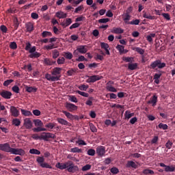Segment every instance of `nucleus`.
I'll list each match as a JSON object with an SVG mask.
<instances>
[{
	"mask_svg": "<svg viewBox=\"0 0 175 175\" xmlns=\"http://www.w3.org/2000/svg\"><path fill=\"white\" fill-rule=\"evenodd\" d=\"M61 72H62V68L55 67L52 69L51 74H45V79L48 81H58L61 80Z\"/></svg>",
	"mask_w": 175,
	"mask_h": 175,
	"instance_id": "nucleus-1",
	"label": "nucleus"
},
{
	"mask_svg": "<svg viewBox=\"0 0 175 175\" xmlns=\"http://www.w3.org/2000/svg\"><path fill=\"white\" fill-rule=\"evenodd\" d=\"M166 67V63H162V61L161 59H157L152 62L150 65V69H157L158 68L159 69H163V68Z\"/></svg>",
	"mask_w": 175,
	"mask_h": 175,
	"instance_id": "nucleus-2",
	"label": "nucleus"
},
{
	"mask_svg": "<svg viewBox=\"0 0 175 175\" xmlns=\"http://www.w3.org/2000/svg\"><path fill=\"white\" fill-rule=\"evenodd\" d=\"M57 137L55 136V134H53L51 133H42L41 134V139L42 140H44L45 142H49V139H55Z\"/></svg>",
	"mask_w": 175,
	"mask_h": 175,
	"instance_id": "nucleus-3",
	"label": "nucleus"
},
{
	"mask_svg": "<svg viewBox=\"0 0 175 175\" xmlns=\"http://www.w3.org/2000/svg\"><path fill=\"white\" fill-rule=\"evenodd\" d=\"M68 165H67V170L70 173H75V172H79V167L75 165L72 161L68 162Z\"/></svg>",
	"mask_w": 175,
	"mask_h": 175,
	"instance_id": "nucleus-4",
	"label": "nucleus"
},
{
	"mask_svg": "<svg viewBox=\"0 0 175 175\" xmlns=\"http://www.w3.org/2000/svg\"><path fill=\"white\" fill-rule=\"evenodd\" d=\"M88 77L89 78L86 80V83H95L96 81H99V80L103 79V77L100 75H92L90 77L88 76Z\"/></svg>",
	"mask_w": 175,
	"mask_h": 175,
	"instance_id": "nucleus-5",
	"label": "nucleus"
},
{
	"mask_svg": "<svg viewBox=\"0 0 175 175\" xmlns=\"http://www.w3.org/2000/svg\"><path fill=\"white\" fill-rule=\"evenodd\" d=\"M159 165L161 167H164V170L165 172H166L167 173H172L173 172L175 171V166L172 165H166L165 163H159Z\"/></svg>",
	"mask_w": 175,
	"mask_h": 175,
	"instance_id": "nucleus-6",
	"label": "nucleus"
},
{
	"mask_svg": "<svg viewBox=\"0 0 175 175\" xmlns=\"http://www.w3.org/2000/svg\"><path fill=\"white\" fill-rule=\"evenodd\" d=\"M11 154L14 155H21V157L25 155V150L21 148H11Z\"/></svg>",
	"mask_w": 175,
	"mask_h": 175,
	"instance_id": "nucleus-7",
	"label": "nucleus"
},
{
	"mask_svg": "<svg viewBox=\"0 0 175 175\" xmlns=\"http://www.w3.org/2000/svg\"><path fill=\"white\" fill-rule=\"evenodd\" d=\"M96 152L98 157H104L106 154V148L103 146H97Z\"/></svg>",
	"mask_w": 175,
	"mask_h": 175,
	"instance_id": "nucleus-8",
	"label": "nucleus"
},
{
	"mask_svg": "<svg viewBox=\"0 0 175 175\" xmlns=\"http://www.w3.org/2000/svg\"><path fill=\"white\" fill-rule=\"evenodd\" d=\"M0 150L5 152H11L12 147H10L9 143L0 144Z\"/></svg>",
	"mask_w": 175,
	"mask_h": 175,
	"instance_id": "nucleus-9",
	"label": "nucleus"
},
{
	"mask_svg": "<svg viewBox=\"0 0 175 175\" xmlns=\"http://www.w3.org/2000/svg\"><path fill=\"white\" fill-rule=\"evenodd\" d=\"M10 113L12 117H18L20 116V111L14 106L10 107Z\"/></svg>",
	"mask_w": 175,
	"mask_h": 175,
	"instance_id": "nucleus-10",
	"label": "nucleus"
},
{
	"mask_svg": "<svg viewBox=\"0 0 175 175\" xmlns=\"http://www.w3.org/2000/svg\"><path fill=\"white\" fill-rule=\"evenodd\" d=\"M158 102V96L157 94H154L151 98L150 100L148 101V105H152V106H157V103Z\"/></svg>",
	"mask_w": 175,
	"mask_h": 175,
	"instance_id": "nucleus-11",
	"label": "nucleus"
},
{
	"mask_svg": "<svg viewBox=\"0 0 175 175\" xmlns=\"http://www.w3.org/2000/svg\"><path fill=\"white\" fill-rule=\"evenodd\" d=\"M66 108L67 109V110H68V111L70 112L75 111V110H77V106L70 103H66Z\"/></svg>",
	"mask_w": 175,
	"mask_h": 175,
	"instance_id": "nucleus-12",
	"label": "nucleus"
},
{
	"mask_svg": "<svg viewBox=\"0 0 175 175\" xmlns=\"http://www.w3.org/2000/svg\"><path fill=\"white\" fill-rule=\"evenodd\" d=\"M77 51L81 54H85L88 51V46L87 45H80L77 49Z\"/></svg>",
	"mask_w": 175,
	"mask_h": 175,
	"instance_id": "nucleus-13",
	"label": "nucleus"
},
{
	"mask_svg": "<svg viewBox=\"0 0 175 175\" xmlns=\"http://www.w3.org/2000/svg\"><path fill=\"white\" fill-rule=\"evenodd\" d=\"M0 95L1 96H2V98H4V99H10L12 96V92L6 90H3L0 92Z\"/></svg>",
	"mask_w": 175,
	"mask_h": 175,
	"instance_id": "nucleus-14",
	"label": "nucleus"
},
{
	"mask_svg": "<svg viewBox=\"0 0 175 175\" xmlns=\"http://www.w3.org/2000/svg\"><path fill=\"white\" fill-rule=\"evenodd\" d=\"M24 126L26 129H31L32 128V121L31 119L27 118L24 120Z\"/></svg>",
	"mask_w": 175,
	"mask_h": 175,
	"instance_id": "nucleus-15",
	"label": "nucleus"
},
{
	"mask_svg": "<svg viewBox=\"0 0 175 175\" xmlns=\"http://www.w3.org/2000/svg\"><path fill=\"white\" fill-rule=\"evenodd\" d=\"M57 121L61 125H66V126H72V124L69 123V122H68L64 118H57Z\"/></svg>",
	"mask_w": 175,
	"mask_h": 175,
	"instance_id": "nucleus-16",
	"label": "nucleus"
},
{
	"mask_svg": "<svg viewBox=\"0 0 175 175\" xmlns=\"http://www.w3.org/2000/svg\"><path fill=\"white\" fill-rule=\"evenodd\" d=\"M69 165V163H57L56 164V167L57 169H60V170H64V169H68V165Z\"/></svg>",
	"mask_w": 175,
	"mask_h": 175,
	"instance_id": "nucleus-17",
	"label": "nucleus"
},
{
	"mask_svg": "<svg viewBox=\"0 0 175 175\" xmlns=\"http://www.w3.org/2000/svg\"><path fill=\"white\" fill-rule=\"evenodd\" d=\"M111 32H112V33L121 34L124 33V29L121 27H113Z\"/></svg>",
	"mask_w": 175,
	"mask_h": 175,
	"instance_id": "nucleus-18",
	"label": "nucleus"
},
{
	"mask_svg": "<svg viewBox=\"0 0 175 175\" xmlns=\"http://www.w3.org/2000/svg\"><path fill=\"white\" fill-rule=\"evenodd\" d=\"M25 27L27 32H32L34 29L33 24L31 22L26 23Z\"/></svg>",
	"mask_w": 175,
	"mask_h": 175,
	"instance_id": "nucleus-19",
	"label": "nucleus"
},
{
	"mask_svg": "<svg viewBox=\"0 0 175 175\" xmlns=\"http://www.w3.org/2000/svg\"><path fill=\"white\" fill-rule=\"evenodd\" d=\"M44 64L45 65H47L48 66H51L55 64V62L53 61L52 59L49 58H44Z\"/></svg>",
	"mask_w": 175,
	"mask_h": 175,
	"instance_id": "nucleus-20",
	"label": "nucleus"
},
{
	"mask_svg": "<svg viewBox=\"0 0 175 175\" xmlns=\"http://www.w3.org/2000/svg\"><path fill=\"white\" fill-rule=\"evenodd\" d=\"M123 21H124L125 24H129V20H131V14L124 13L123 14Z\"/></svg>",
	"mask_w": 175,
	"mask_h": 175,
	"instance_id": "nucleus-21",
	"label": "nucleus"
},
{
	"mask_svg": "<svg viewBox=\"0 0 175 175\" xmlns=\"http://www.w3.org/2000/svg\"><path fill=\"white\" fill-rule=\"evenodd\" d=\"M126 167H133V169H137V165L136 163L132 161H129L126 163Z\"/></svg>",
	"mask_w": 175,
	"mask_h": 175,
	"instance_id": "nucleus-22",
	"label": "nucleus"
},
{
	"mask_svg": "<svg viewBox=\"0 0 175 175\" xmlns=\"http://www.w3.org/2000/svg\"><path fill=\"white\" fill-rule=\"evenodd\" d=\"M57 18H66L67 14L62 11L57 12L55 14Z\"/></svg>",
	"mask_w": 175,
	"mask_h": 175,
	"instance_id": "nucleus-23",
	"label": "nucleus"
},
{
	"mask_svg": "<svg viewBox=\"0 0 175 175\" xmlns=\"http://www.w3.org/2000/svg\"><path fill=\"white\" fill-rule=\"evenodd\" d=\"M63 114L67 117L69 120H71V121H73L75 120V116H73L72 113L66 111H62Z\"/></svg>",
	"mask_w": 175,
	"mask_h": 175,
	"instance_id": "nucleus-24",
	"label": "nucleus"
},
{
	"mask_svg": "<svg viewBox=\"0 0 175 175\" xmlns=\"http://www.w3.org/2000/svg\"><path fill=\"white\" fill-rule=\"evenodd\" d=\"M59 57V51L57 49H54L52 51V58L53 59H57Z\"/></svg>",
	"mask_w": 175,
	"mask_h": 175,
	"instance_id": "nucleus-25",
	"label": "nucleus"
},
{
	"mask_svg": "<svg viewBox=\"0 0 175 175\" xmlns=\"http://www.w3.org/2000/svg\"><path fill=\"white\" fill-rule=\"evenodd\" d=\"M21 111L23 116L25 117H29V116H32V112L28 110L21 109Z\"/></svg>",
	"mask_w": 175,
	"mask_h": 175,
	"instance_id": "nucleus-26",
	"label": "nucleus"
},
{
	"mask_svg": "<svg viewBox=\"0 0 175 175\" xmlns=\"http://www.w3.org/2000/svg\"><path fill=\"white\" fill-rule=\"evenodd\" d=\"M128 69L129 70H135V69H137V63L129 64Z\"/></svg>",
	"mask_w": 175,
	"mask_h": 175,
	"instance_id": "nucleus-27",
	"label": "nucleus"
},
{
	"mask_svg": "<svg viewBox=\"0 0 175 175\" xmlns=\"http://www.w3.org/2000/svg\"><path fill=\"white\" fill-rule=\"evenodd\" d=\"M25 90L27 92H36L38 91V88H33V87H29V86H26Z\"/></svg>",
	"mask_w": 175,
	"mask_h": 175,
	"instance_id": "nucleus-28",
	"label": "nucleus"
},
{
	"mask_svg": "<svg viewBox=\"0 0 175 175\" xmlns=\"http://www.w3.org/2000/svg\"><path fill=\"white\" fill-rule=\"evenodd\" d=\"M70 24H72V18H68L66 19V23H62L61 25H62V27H69Z\"/></svg>",
	"mask_w": 175,
	"mask_h": 175,
	"instance_id": "nucleus-29",
	"label": "nucleus"
},
{
	"mask_svg": "<svg viewBox=\"0 0 175 175\" xmlns=\"http://www.w3.org/2000/svg\"><path fill=\"white\" fill-rule=\"evenodd\" d=\"M77 73V69L76 68H72L70 70L67 71L68 76H75Z\"/></svg>",
	"mask_w": 175,
	"mask_h": 175,
	"instance_id": "nucleus-30",
	"label": "nucleus"
},
{
	"mask_svg": "<svg viewBox=\"0 0 175 175\" xmlns=\"http://www.w3.org/2000/svg\"><path fill=\"white\" fill-rule=\"evenodd\" d=\"M133 116H135V113H131L129 111H125L124 117L126 119L129 120V118H131Z\"/></svg>",
	"mask_w": 175,
	"mask_h": 175,
	"instance_id": "nucleus-31",
	"label": "nucleus"
},
{
	"mask_svg": "<svg viewBox=\"0 0 175 175\" xmlns=\"http://www.w3.org/2000/svg\"><path fill=\"white\" fill-rule=\"evenodd\" d=\"M0 31L2 32V35H5V33H8V27L4 25H1L0 26Z\"/></svg>",
	"mask_w": 175,
	"mask_h": 175,
	"instance_id": "nucleus-32",
	"label": "nucleus"
},
{
	"mask_svg": "<svg viewBox=\"0 0 175 175\" xmlns=\"http://www.w3.org/2000/svg\"><path fill=\"white\" fill-rule=\"evenodd\" d=\"M57 48V46H55V45L54 44H48V45H45L44 46V49H45V50H53V49H56Z\"/></svg>",
	"mask_w": 175,
	"mask_h": 175,
	"instance_id": "nucleus-33",
	"label": "nucleus"
},
{
	"mask_svg": "<svg viewBox=\"0 0 175 175\" xmlns=\"http://www.w3.org/2000/svg\"><path fill=\"white\" fill-rule=\"evenodd\" d=\"M64 57H65L66 59H72V58H73V55L70 52H64Z\"/></svg>",
	"mask_w": 175,
	"mask_h": 175,
	"instance_id": "nucleus-34",
	"label": "nucleus"
},
{
	"mask_svg": "<svg viewBox=\"0 0 175 175\" xmlns=\"http://www.w3.org/2000/svg\"><path fill=\"white\" fill-rule=\"evenodd\" d=\"M70 152H73V153L78 152L79 154H80L81 152H83V150L79 148V147H75V148H72L70 149Z\"/></svg>",
	"mask_w": 175,
	"mask_h": 175,
	"instance_id": "nucleus-35",
	"label": "nucleus"
},
{
	"mask_svg": "<svg viewBox=\"0 0 175 175\" xmlns=\"http://www.w3.org/2000/svg\"><path fill=\"white\" fill-rule=\"evenodd\" d=\"M21 124V121H20V119L14 118L12 120V124L15 125V126H20Z\"/></svg>",
	"mask_w": 175,
	"mask_h": 175,
	"instance_id": "nucleus-36",
	"label": "nucleus"
},
{
	"mask_svg": "<svg viewBox=\"0 0 175 175\" xmlns=\"http://www.w3.org/2000/svg\"><path fill=\"white\" fill-rule=\"evenodd\" d=\"M55 127V123L54 122H49L45 125V128H47L48 129H54Z\"/></svg>",
	"mask_w": 175,
	"mask_h": 175,
	"instance_id": "nucleus-37",
	"label": "nucleus"
},
{
	"mask_svg": "<svg viewBox=\"0 0 175 175\" xmlns=\"http://www.w3.org/2000/svg\"><path fill=\"white\" fill-rule=\"evenodd\" d=\"M29 153L30 154H34L36 155H40V150H38V149H30L29 150Z\"/></svg>",
	"mask_w": 175,
	"mask_h": 175,
	"instance_id": "nucleus-38",
	"label": "nucleus"
},
{
	"mask_svg": "<svg viewBox=\"0 0 175 175\" xmlns=\"http://www.w3.org/2000/svg\"><path fill=\"white\" fill-rule=\"evenodd\" d=\"M40 55H41L40 53L36 51L33 53L29 55V58H39Z\"/></svg>",
	"mask_w": 175,
	"mask_h": 175,
	"instance_id": "nucleus-39",
	"label": "nucleus"
},
{
	"mask_svg": "<svg viewBox=\"0 0 175 175\" xmlns=\"http://www.w3.org/2000/svg\"><path fill=\"white\" fill-rule=\"evenodd\" d=\"M116 49H117L120 54L122 55V53L124 51V46H122V45H120V44H118L116 47Z\"/></svg>",
	"mask_w": 175,
	"mask_h": 175,
	"instance_id": "nucleus-40",
	"label": "nucleus"
},
{
	"mask_svg": "<svg viewBox=\"0 0 175 175\" xmlns=\"http://www.w3.org/2000/svg\"><path fill=\"white\" fill-rule=\"evenodd\" d=\"M144 18H148V20H154L155 19L154 16H151L148 13L144 14Z\"/></svg>",
	"mask_w": 175,
	"mask_h": 175,
	"instance_id": "nucleus-41",
	"label": "nucleus"
},
{
	"mask_svg": "<svg viewBox=\"0 0 175 175\" xmlns=\"http://www.w3.org/2000/svg\"><path fill=\"white\" fill-rule=\"evenodd\" d=\"M106 88L109 92H117V89L111 85H107Z\"/></svg>",
	"mask_w": 175,
	"mask_h": 175,
	"instance_id": "nucleus-42",
	"label": "nucleus"
},
{
	"mask_svg": "<svg viewBox=\"0 0 175 175\" xmlns=\"http://www.w3.org/2000/svg\"><path fill=\"white\" fill-rule=\"evenodd\" d=\"M36 161L40 165H42L44 162V157H38Z\"/></svg>",
	"mask_w": 175,
	"mask_h": 175,
	"instance_id": "nucleus-43",
	"label": "nucleus"
},
{
	"mask_svg": "<svg viewBox=\"0 0 175 175\" xmlns=\"http://www.w3.org/2000/svg\"><path fill=\"white\" fill-rule=\"evenodd\" d=\"M41 167L45 168V169H52L53 167H51V165H50V164L47 163H43L40 165Z\"/></svg>",
	"mask_w": 175,
	"mask_h": 175,
	"instance_id": "nucleus-44",
	"label": "nucleus"
},
{
	"mask_svg": "<svg viewBox=\"0 0 175 175\" xmlns=\"http://www.w3.org/2000/svg\"><path fill=\"white\" fill-rule=\"evenodd\" d=\"M139 23L140 20L139 19L133 20L131 22H129V24H130L131 25H139Z\"/></svg>",
	"mask_w": 175,
	"mask_h": 175,
	"instance_id": "nucleus-45",
	"label": "nucleus"
},
{
	"mask_svg": "<svg viewBox=\"0 0 175 175\" xmlns=\"http://www.w3.org/2000/svg\"><path fill=\"white\" fill-rule=\"evenodd\" d=\"M77 94H79L81 96H84V98H88V96H90L88 93H85V92H81L80 90H77Z\"/></svg>",
	"mask_w": 175,
	"mask_h": 175,
	"instance_id": "nucleus-46",
	"label": "nucleus"
},
{
	"mask_svg": "<svg viewBox=\"0 0 175 175\" xmlns=\"http://www.w3.org/2000/svg\"><path fill=\"white\" fill-rule=\"evenodd\" d=\"M57 62L58 65H64V64H65V57H59Z\"/></svg>",
	"mask_w": 175,
	"mask_h": 175,
	"instance_id": "nucleus-47",
	"label": "nucleus"
},
{
	"mask_svg": "<svg viewBox=\"0 0 175 175\" xmlns=\"http://www.w3.org/2000/svg\"><path fill=\"white\" fill-rule=\"evenodd\" d=\"M10 49L12 50H16L17 49V43H16V42H11L10 43Z\"/></svg>",
	"mask_w": 175,
	"mask_h": 175,
	"instance_id": "nucleus-48",
	"label": "nucleus"
},
{
	"mask_svg": "<svg viewBox=\"0 0 175 175\" xmlns=\"http://www.w3.org/2000/svg\"><path fill=\"white\" fill-rule=\"evenodd\" d=\"M42 38H47V36H53V33L50 31H43L42 33Z\"/></svg>",
	"mask_w": 175,
	"mask_h": 175,
	"instance_id": "nucleus-49",
	"label": "nucleus"
},
{
	"mask_svg": "<svg viewBox=\"0 0 175 175\" xmlns=\"http://www.w3.org/2000/svg\"><path fill=\"white\" fill-rule=\"evenodd\" d=\"M110 172L112 173V174H118V173H120V170L116 167H112Z\"/></svg>",
	"mask_w": 175,
	"mask_h": 175,
	"instance_id": "nucleus-50",
	"label": "nucleus"
},
{
	"mask_svg": "<svg viewBox=\"0 0 175 175\" xmlns=\"http://www.w3.org/2000/svg\"><path fill=\"white\" fill-rule=\"evenodd\" d=\"M135 51L138 53V54H140L141 55H143L144 54V49L140 48V47H136Z\"/></svg>",
	"mask_w": 175,
	"mask_h": 175,
	"instance_id": "nucleus-51",
	"label": "nucleus"
},
{
	"mask_svg": "<svg viewBox=\"0 0 175 175\" xmlns=\"http://www.w3.org/2000/svg\"><path fill=\"white\" fill-rule=\"evenodd\" d=\"M158 126L160 129H163V131H166V129L168 128L167 124H165L163 123L159 124Z\"/></svg>",
	"mask_w": 175,
	"mask_h": 175,
	"instance_id": "nucleus-52",
	"label": "nucleus"
},
{
	"mask_svg": "<svg viewBox=\"0 0 175 175\" xmlns=\"http://www.w3.org/2000/svg\"><path fill=\"white\" fill-rule=\"evenodd\" d=\"M75 143L77 144H79V146H87V143H85L84 142V140L80 139L79 140L76 141Z\"/></svg>",
	"mask_w": 175,
	"mask_h": 175,
	"instance_id": "nucleus-53",
	"label": "nucleus"
},
{
	"mask_svg": "<svg viewBox=\"0 0 175 175\" xmlns=\"http://www.w3.org/2000/svg\"><path fill=\"white\" fill-rule=\"evenodd\" d=\"M109 21H110V19H109L108 18H101L98 20V23L100 24H106V23H109Z\"/></svg>",
	"mask_w": 175,
	"mask_h": 175,
	"instance_id": "nucleus-54",
	"label": "nucleus"
},
{
	"mask_svg": "<svg viewBox=\"0 0 175 175\" xmlns=\"http://www.w3.org/2000/svg\"><path fill=\"white\" fill-rule=\"evenodd\" d=\"M18 19L17 18H14V29H18Z\"/></svg>",
	"mask_w": 175,
	"mask_h": 175,
	"instance_id": "nucleus-55",
	"label": "nucleus"
},
{
	"mask_svg": "<svg viewBox=\"0 0 175 175\" xmlns=\"http://www.w3.org/2000/svg\"><path fill=\"white\" fill-rule=\"evenodd\" d=\"M13 81H14V80L8 79V80L5 81L3 85H4V87H8V85H10V84H12V83H13Z\"/></svg>",
	"mask_w": 175,
	"mask_h": 175,
	"instance_id": "nucleus-56",
	"label": "nucleus"
},
{
	"mask_svg": "<svg viewBox=\"0 0 175 175\" xmlns=\"http://www.w3.org/2000/svg\"><path fill=\"white\" fill-rule=\"evenodd\" d=\"M34 124L36 126H43V122L40 120H34Z\"/></svg>",
	"mask_w": 175,
	"mask_h": 175,
	"instance_id": "nucleus-57",
	"label": "nucleus"
},
{
	"mask_svg": "<svg viewBox=\"0 0 175 175\" xmlns=\"http://www.w3.org/2000/svg\"><path fill=\"white\" fill-rule=\"evenodd\" d=\"M100 47L101 49H104V50H107L109 49V44L106 42H100Z\"/></svg>",
	"mask_w": 175,
	"mask_h": 175,
	"instance_id": "nucleus-58",
	"label": "nucleus"
},
{
	"mask_svg": "<svg viewBox=\"0 0 175 175\" xmlns=\"http://www.w3.org/2000/svg\"><path fill=\"white\" fill-rule=\"evenodd\" d=\"M91 169V165L87 164L83 166L81 169L82 172H87V170H90Z\"/></svg>",
	"mask_w": 175,
	"mask_h": 175,
	"instance_id": "nucleus-59",
	"label": "nucleus"
},
{
	"mask_svg": "<svg viewBox=\"0 0 175 175\" xmlns=\"http://www.w3.org/2000/svg\"><path fill=\"white\" fill-rule=\"evenodd\" d=\"M161 16H163V17L167 21H170V14L167 13H163Z\"/></svg>",
	"mask_w": 175,
	"mask_h": 175,
	"instance_id": "nucleus-60",
	"label": "nucleus"
},
{
	"mask_svg": "<svg viewBox=\"0 0 175 175\" xmlns=\"http://www.w3.org/2000/svg\"><path fill=\"white\" fill-rule=\"evenodd\" d=\"M79 90L81 91H85L86 90H88V85H81L79 86Z\"/></svg>",
	"mask_w": 175,
	"mask_h": 175,
	"instance_id": "nucleus-61",
	"label": "nucleus"
},
{
	"mask_svg": "<svg viewBox=\"0 0 175 175\" xmlns=\"http://www.w3.org/2000/svg\"><path fill=\"white\" fill-rule=\"evenodd\" d=\"M76 61L78 62H83L84 61H87V59L83 55L79 56L77 59H76Z\"/></svg>",
	"mask_w": 175,
	"mask_h": 175,
	"instance_id": "nucleus-62",
	"label": "nucleus"
},
{
	"mask_svg": "<svg viewBox=\"0 0 175 175\" xmlns=\"http://www.w3.org/2000/svg\"><path fill=\"white\" fill-rule=\"evenodd\" d=\"M143 173H144V174H154V171L151 170L146 169L143 171Z\"/></svg>",
	"mask_w": 175,
	"mask_h": 175,
	"instance_id": "nucleus-63",
	"label": "nucleus"
},
{
	"mask_svg": "<svg viewBox=\"0 0 175 175\" xmlns=\"http://www.w3.org/2000/svg\"><path fill=\"white\" fill-rule=\"evenodd\" d=\"M88 155H90V157H94V155H95V150L89 149L88 150Z\"/></svg>",
	"mask_w": 175,
	"mask_h": 175,
	"instance_id": "nucleus-64",
	"label": "nucleus"
}]
</instances>
